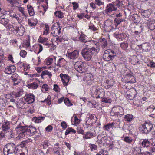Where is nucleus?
Segmentation results:
<instances>
[{"instance_id":"obj_57","label":"nucleus","mask_w":155,"mask_h":155,"mask_svg":"<svg viewBox=\"0 0 155 155\" xmlns=\"http://www.w3.org/2000/svg\"><path fill=\"white\" fill-rule=\"evenodd\" d=\"M95 2L96 4L98 6L104 5V2H102L100 0H95Z\"/></svg>"},{"instance_id":"obj_7","label":"nucleus","mask_w":155,"mask_h":155,"mask_svg":"<svg viewBox=\"0 0 155 155\" xmlns=\"http://www.w3.org/2000/svg\"><path fill=\"white\" fill-rule=\"evenodd\" d=\"M87 120L85 122V124L87 125V127L91 129L92 127V124L95 122L97 120L96 116H93L91 114H88L87 116Z\"/></svg>"},{"instance_id":"obj_45","label":"nucleus","mask_w":155,"mask_h":155,"mask_svg":"<svg viewBox=\"0 0 155 155\" xmlns=\"http://www.w3.org/2000/svg\"><path fill=\"white\" fill-rule=\"evenodd\" d=\"M64 102L65 104L68 106H71L73 105V104L70 102V101L68 98H65Z\"/></svg>"},{"instance_id":"obj_4","label":"nucleus","mask_w":155,"mask_h":155,"mask_svg":"<svg viewBox=\"0 0 155 155\" xmlns=\"http://www.w3.org/2000/svg\"><path fill=\"white\" fill-rule=\"evenodd\" d=\"M116 54V51H114L113 50L108 49L105 51L103 56V58L105 61H109L114 59Z\"/></svg>"},{"instance_id":"obj_22","label":"nucleus","mask_w":155,"mask_h":155,"mask_svg":"<svg viewBox=\"0 0 155 155\" xmlns=\"http://www.w3.org/2000/svg\"><path fill=\"white\" fill-rule=\"evenodd\" d=\"M16 104L18 107L23 109L25 107L24 106L25 103L24 102L22 99H20Z\"/></svg>"},{"instance_id":"obj_13","label":"nucleus","mask_w":155,"mask_h":155,"mask_svg":"<svg viewBox=\"0 0 155 155\" xmlns=\"http://www.w3.org/2000/svg\"><path fill=\"white\" fill-rule=\"evenodd\" d=\"M24 99L25 101L28 104L33 103L35 100L34 96L31 94L26 95L24 97Z\"/></svg>"},{"instance_id":"obj_50","label":"nucleus","mask_w":155,"mask_h":155,"mask_svg":"<svg viewBox=\"0 0 155 155\" xmlns=\"http://www.w3.org/2000/svg\"><path fill=\"white\" fill-rule=\"evenodd\" d=\"M17 64L18 68H20L21 69H23L24 71H25L24 64H23L21 62H18L17 63Z\"/></svg>"},{"instance_id":"obj_48","label":"nucleus","mask_w":155,"mask_h":155,"mask_svg":"<svg viewBox=\"0 0 155 155\" xmlns=\"http://www.w3.org/2000/svg\"><path fill=\"white\" fill-rule=\"evenodd\" d=\"M123 3L122 1H117L116 2V5L119 8H120L124 7Z\"/></svg>"},{"instance_id":"obj_25","label":"nucleus","mask_w":155,"mask_h":155,"mask_svg":"<svg viewBox=\"0 0 155 155\" xmlns=\"http://www.w3.org/2000/svg\"><path fill=\"white\" fill-rule=\"evenodd\" d=\"M86 46H87L86 47H92V45L94 44L96 45V41L94 40H91L87 41L86 40V41L84 42Z\"/></svg>"},{"instance_id":"obj_55","label":"nucleus","mask_w":155,"mask_h":155,"mask_svg":"<svg viewBox=\"0 0 155 155\" xmlns=\"http://www.w3.org/2000/svg\"><path fill=\"white\" fill-rule=\"evenodd\" d=\"M72 4L73 5V10H75L79 7V5L78 3L74 2H72Z\"/></svg>"},{"instance_id":"obj_2","label":"nucleus","mask_w":155,"mask_h":155,"mask_svg":"<svg viewBox=\"0 0 155 155\" xmlns=\"http://www.w3.org/2000/svg\"><path fill=\"white\" fill-rule=\"evenodd\" d=\"M99 50V46H97L96 48L93 47L91 48L86 47L81 51V53L85 60L89 61L91 59L92 56L94 52L98 53Z\"/></svg>"},{"instance_id":"obj_46","label":"nucleus","mask_w":155,"mask_h":155,"mask_svg":"<svg viewBox=\"0 0 155 155\" xmlns=\"http://www.w3.org/2000/svg\"><path fill=\"white\" fill-rule=\"evenodd\" d=\"M89 146L91 151L97 150V145L94 144H90Z\"/></svg>"},{"instance_id":"obj_62","label":"nucleus","mask_w":155,"mask_h":155,"mask_svg":"<svg viewBox=\"0 0 155 155\" xmlns=\"http://www.w3.org/2000/svg\"><path fill=\"white\" fill-rule=\"evenodd\" d=\"M27 54V52L25 50H21L20 54L21 57H25Z\"/></svg>"},{"instance_id":"obj_56","label":"nucleus","mask_w":155,"mask_h":155,"mask_svg":"<svg viewBox=\"0 0 155 155\" xmlns=\"http://www.w3.org/2000/svg\"><path fill=\"white\" fill-rule=\"evenodd\" d=\"M10 16L12 17L15 18L17 21L19 19V17L17 15L15 14H13L10 13L9 14Z\"/></svg>"},{"instance_id":"obj_15","label":"nucleus","mask_w":155,"mask_h":155,"mask_svg":"<svg viewBox=\"0 0 155 155\" xmlns=\"http://www.w3.org/2000/svg\"><path fill=\"white\" fill-rule=\"evenodd\" d=\"M11 78L14 83L13 85L14 86L18 85L20 82V77L16 73L13 74L11 76Z\"/></svg>"},{"instance_id":"obj_51","label":"nucleus","mask_w":155,"mask_h":155,"mask_svg":"<svg viewBox=\"0 0 155 155\" xmlns=\"http://www.w3.org/2000/svg\"><path fill=\"white\" fill-rule=\"evenodd\" d=\"M37 24V22H33L32 21L30 20H28V24L31 27H34Z\"/></svg>"},{"instance_id":"obj_24","label":"nucleus","mask_w":155,"mask_h":155,"mask_svg":"<svg viewBox=\"0 0 155 155\" xmlns=\"http://www.w3.org/2000/svg\"><path fill=\"white\" fill-rule=\"evenodd\" d=\"M7 2L10 3L12 7H17L19 4L18 0H6Z\"/></svg>"},{"instance_id":"obj_12","label":"nucleus","mask_w":155,"mask_h":155,"mask_svg":"<svg viewBox=\"0 0 155 155\" xmlns=\"http://www.w3.org/2000/svg\"><path fill=\"white\" fill-rule=\"evenodd\" d=\"M79 52V50H75L72 52L68 53L67 54L68 56L70 59L74 60L78 58Z\"/></svg>"},{"instance_id":"obj_18","label":"nucleus","mask_w":155,"mask_h":155,"mask_svg":"<svg viewBox=\"0 0 155 155\" xmlns=\"http://www.w3.org/2000/svg\"><path fill=\"white\" fill-rule=\"evenodd\" d=\"M121 117L124 114V109L120 106H115L113 107Z\"/></svg>"},{"instance_id":"obj_31","label":"nucleus","mask_w":155,"mask_h":155,"mask_svg":"<svg viewBox=\"0 0 155 155\" xmlns=\"http://www.w3.org/2000/svg\"><path fill=\"white\" fill-rule=\"evenodd\" d=\"M114 123L113 122L107 124L104 127V129L109 131L110 129H112Z\"/></svg>"},{"instance_id":"obj_53","label":"nucleus","mask_w":155,"mask_h":155,"mask_svg":"<svg viewBox=\"0 0 155 155\" xmlns=\"http://www.w3.org/2000/svg\"><path fill=\"white\" fill-rule=\"evenodd\" d=\"M33 120L35 122L38 123H40L41 121L40 117H38V118L34 117L33 118Z\"/></svg>"},{"instance_id":"obj_28","label":"nucleus","mask_w":155,"mask_h":155,"mask_svg":"<svg viewBox=\"0 0 155 155\" xmlns=\"http://www.w3.org/2000/svg\"><path fill=\"white\" fill-rule=\"evenodd\" d=\"M93 136V134L91 131L87 132L85 134L83 135V138L84 139H88L92 138Z\"/></svg>"},{"instance_id":"obj_5","label":"nucleus","mask_w":155,"mask_h":155,"mask_svg":"<svg viewBox=\"0 0 155 155\" xmlns=\"http://www.w3.org/2000/svg\"><path fill=\"white\" fill-rule=\"evenodd\" d=\"M16 146L13 143H10L7 144L3 148V153L5 155L15 153H17Z\"/></svg>"},{"instance_id":"obj_9","label":"nucleus","mask_w":155,"mask_h":155,"mask_svg":"<svg viewBox=\"0 0 155 155\" xmlns=\"http://www.w3.org/2000/svg\"><path fill=\"white\" fill-rule=\"evenodd\" d=\"M83 80L86 84L88 85H90L93 82V78L92 75L90 74L87 73L84 77Z\"/></svg>"},{"instance_id":"obj_36","label":"nucleus","mask_w":155,"mask_h":155,"mask_svg":"<svg viewBox=\"0 0 155 155\" xmlns=\"http://www.w3.org/2000/svg\"><path fill=\"white\" fill-rule=\"evenodd\" d=\"M9 20L5 18L1 19L0 20V23L2 24L4 26H5L8 23Z\"/></svg>"},{"instance_id":"obj_43","label":"nucleus","mask_w":155,"mask_h":155,"mask_svg":"<svg viewBox=\"0 0 155 155\" xmlns=\"http://www.w3.org/2000/svg\"><path fill=\"white\" fill-rule=\"evenodd\" d=\"M106 83L107 85H109V87H112L114 84V81L111 80H107Z\"/></svg>"},{"instance_id":"obj_33","label":"nucleus","mask_w":155,"mask_h":155,"mask_svg":"<svg viewBox=\"0 0 155 155\" xmlns=\"http://www.w3.org/2000/svg\"><path fill=\"white\" fill-rule=\"evenodd\" d=\"M124 118L125 121L130 122L133 119V116L131 114H129L125 115Z\"/></svg>"},{"instance_id":"obj_1","label":"nucleus","mask_w":155,"mask_h":155,"mask_svg":"<svg viewBox=\"0 0 155 155\" xmlns=\"http://www.w3.org/2000/svg\"><path fill=\"white\" fill-rule=\"evenodd\" d=\"M15 130L18 137L21 138L28 137V136L34 135L36 132L35 128L32 126L28 127L27 126H23L21 123L16 127Z\"/></svg>"},{"instance_id":"obj_20","label":"nucleus","mask_w":155,"mask_h":155,"mask_svg":"<svg viewBox=\"0 0 155 155\" xmlns=\"http://www.w3.org/2000/svg\"><path fill=\"white\" fill-rule=\"evenodd\" d=\"M110 115L112 117L111 118H115L118 117H120L121 116L113 107L111 109V111L110 112Z\"/></svg>"},{"instance_id":"obj_21","label":"nucleus","mask_w":155,"mask_h":155,"mask_svg":"<svg viewBox=\"0 0 155 155\" xmlns=\"http://www.w3.org/2000/svg\"><path fill=\"white\" fill-rule=\"evenodd\" d=\"M15 25L9 24L6 27V28L8 31H11L12 32L15 33Z\"/></svg>"},{"instance_id":"obj_37","label":"nucleus","mask_w":155,"mask_h":155,"mask_svg":"<svg viewBox=\"0 0 155 155\" xmlns=\"http://www.w3.org/2000/svg\"><path fill=\"white\" fill-rule=\"evenodd\" d=\"M41 102H46L47 104L49 105H50L51 104V96L48 95L47 98L45 99L44 101H41Z\"/></svg>"},{"instance_id":"obj_54","label":"nucleus","mask_w":155,"mask_h":155,"mask_svg":"<svg viewBox=\"0 0 155 155\" xmlns=\"http://www.w3.org/2000/svg\"><path fill=\"white\" fill-rule=\"evenodd\" d=\"M45 27L44 28L45 31L44 32V35H46L48 33V31L49 30V26L47 25H45Z\"/></svg>"},{"instance_id":"obj_60","label":"nucleus","mask_w":155,"mask_h":155,"mask_svg":"<svg viewBox=\"0 0 155 155\" xmlns=\"http://www.w3.org/2000/svg\"><path fill=\"white\" fill-rule=\"evenodd\" d=\"M89 29L92 30L94 31H95L97 30L96 28L93 24H91L89 25Z\"/></svg>"},{"instance_id":"obj_6","label":"nucleus","mask_w":155,"mask_h":155,"mask_svg":"<svg viewBox=\"0 0 155 155\" xmlns=\"http://www.w3.org/2000/svg\"><path fill=\"white\" fill-rule=\"evenodd\" d=\"M153 127V125L150 122H145L142 125L141 127V131L143 133L147 134L151 130Z\"/></svg>"},{"instance_id":"obj_3","label":"nucleus","mask_w":155,"mask_h":155,"mask_svg":"<svg viewBox=\"0 0 155 155\" xmlns=\"http://www.w3.org/2000/svg\"><path fill=\"white\" fill-rule=\"evenodd\" d=\"M90 91L91 96L94 98H102L105 95V92L104 89L96 85L91 87Z\"/></svg>"},{"instance_id":"obj_64","label":"nucleus","mask_w":155,"mask_h":155,"mask_svg":"<svg viewBox=\"0 0 155 155\" xmlns=\"http://www.w3.org/2000/svg\"><path fill=\"white\" fill-rule=\"evenodd\" d=\"M64 144L67 147V148L69 150H71V144L70 143H67L66 142H64Z\"/></svg>"},{"instance_id":"obj_14","label":"nucleus","mask_w":155,"mask_h":155,"mask_svg":"<svg viewBox=\"0 0 155 155\" xmlns=\"http://www.w3.org/2000/svg\"><path fill=\"white\" fill-rule=\"evenodd\" d=\"M60 76L62 81L64 85V86H67L70 80L69 76L68 75L64 74L62 73L60 74Z\"/></svg>"},{"instance_id":"obj_35","label":"nucleus","mask_w":155,"mask_h":155,"mask_svg":"<svg viewBox=\"0 0 155 155\" xmlns=\"http://www.w3.org/2000/svg\"><path fill=\"white\" fill-rule=\"evenodd\" d=\"M55 15L58 18H62L64 17V14L60 11H56L54 12Z\"/></svg>"},{"instance_id":"obj_58","label":"nucleus","mask_w":155,"mask_h":155,"mask_svg":"<svg viewBox=\"0 0 155 155\" xmlns=\"http://www.w3.org/2000/svg\"><path fill=\"white\" fill-rule=\"evenodd\" d=\"M53 129L52 127L50 125L47 126L45 129L46 131L48 132H51Z\"/></svg>"},{"instance_id":"obj_16","label":"nucleus","mask_w":155,"mask_h":155,"mask_svg":"<svg viewBox=\"0 0 155 155\" xmlns=\"http://www.w3.org/2000/svg\"><path fill=\"white\" fill-rule=\"evenodd\" d=\"M15 32L20 36H22L25 31L24 27L22 25L15 26Z\"/></svg>"},{"instance_id":"obj_26","label":"nucleus","mask_w":155,"mask_h":155,"mask_svg":"<svg viewBox=\"0 0 155 155\" xmlns=\"http://www.w3.org/2000/svg\"><path fill=\"white\" fill-rule=\"evenodd\" d=\"M27 8L30 15V16L34 15L35 14V12L33 7L31 5H28L27 6Z\"/></svg>"},{"instance_id":"obj_34","label":"nucleus","mask_w":155,"mask_h":155,"mask_svg":"<svg viewBox=\"0 0 155 155\" xmlns=\"http://www.w3.org/2000/svg\"><path fill=\"white\" fill-rule=\"evenodd\" d=\"M79 41L81 42L84 43L86 41V36L82 33H81L79 38Z\"/></svg>"},{"instance_id":"obj_47","label":"nucleus","mask_w":155,"mask_h":155,"mask_svg":"<svg viewBox=\"0 0 155 155\" xmlns=\"http://www.w3.org/2000/svg\"><path fill=\"white\" fill-rule=\"evenodd\" d=\"M48 40V39L47 38H43L42 37H40L38 39V41L40 43L43 44L44 43L46 42Z\"/></svg>"},{"instance_id":"obj_41","label":"nucleus","mask_w":155,"mask_h":155,"mask_svg":"<svg viewBox=\"0 0 155 155\" xmlns=\"http://www.w3.org/2000/svg\"><path fill=\"white\" fill-rule=\"evenodd\" d=\"M18 10L22 14V15L25 17H27V14L25 13V9L24 8L22 7H19L18 8Z\"/></svg>"},{"instance_id":"obj_63","label":"nucleus","mask_w":155,"mask_h":155,"mask_svg":"<svg viewBox=\"0 0 155 155\" xmlns=\"http://www.w3.org/2000/svg\"><path fill=\"white\" fill-rule=\"evenodd\" d=\"M77 131L79 134H84V130L81 127H78Z\"/></svg>"},{"instance_id":"obj_61","label":"nucleus","mask_w":155,"mask_h":155,"mask_svg":"<svg viewBox=\"0 0 155 155\" xmlns=\"http://www.w3.org/2000/svg\"><path fill=\"white\" fill-rule=\"evenodd\" d=\"M80 122V120L78 118V117L77 116H75L74 117V124L75 125L78 124H79Z\"/></svg>"},{"instance_id":"obj_27","label":"nucleus","mask_w":155,"mask_h":155,"mask_svg":"<svg viewBox=\"0 0 155 155\" xmlns=\"http://www.w3.org/2000/svg\"><path fill=\"white\" fill-rule=\"evenodd\" d=\"M127 77L128 79L129 80L127 83H134L136 82L135 78L130 74H128Z\"/></svg>"},{"instance_id":"obj_52","label":"nucleus","mask_w":155,"mask_h":155,"mask_svg":"<svg viewBox=\"0 0 155 155\" xmlns=\"http://www.w3.org/2000/svg\"><path fill=\"white\" fill-rule=\"evenodd\" d=\"M136 94H135L134 95V97L133 100V101H134L133 103L134 104H137L140 102L139 99L138 98H137V99H136V97H139V98H140V97H138L137 96H136Z\"/></svg>"},{"instance_id":"obj_30","label":"nucleus","mask_w":155,"mask_h":155,"mask_svg":"<svg viewBox=\"0 0 155 155\" xmlns=\"http://www.w3.org/2000/svg\"><path fill=\"white\" fill-rule=\"evenodd\" d=\"M124 19L121 18H115L114 20V22L116 23L115 25L117 26L118 25L120 24L121 22L124 21Z\"/></svg>"},{"instance_id":"obj_39","label":"nucleus","mask_w":155,"mask_h":155,"mask_svg":"<svg viewBox=\"0 0 155 155\" xmlns=\"http://www.w3.org/2000/svg\"><path fill=\"white\" fill-rule=\"evenodd\" d=\"M142 146L144 147H147L150 144V142L148 140H144L142 143Z\"/></svg>"},{"instance_id":"obj_38","label":"nucleus","mask_w":155,"mask_h":155,"mask_svg":"<svg viewBox=\"0 0 155 155\" xmlns=\"http://www.w3.org/2000/svg\"><path fill=\"white\" fill-rule=\"evenodd\" d=\"M129 126L127 124H124L123 127L122 129L126 133H130L129 129Z\"/></svg>"},{"instance_id":"obj_40","label":"nucleus","mask_w":155,"mask_h":155,"mask_svg":"<svg viewBox=\"0 0 155 155\" xmlns=\"http://www.w3.org/2000/svg\"><path fill=\"white\" fill-rule=\"evenodd\" d=\"M101 101L102 102H104L105 103H111L112 102V100L110 98H109L108 97L107 98L106 97H103L102 98Z\"/></svg>"},{"instance_id":"obj_49","label":"nucleus","mask_w":155,"mask_h":155,"mask_svg":"<svg viewBox=\"0 0 155 155\" xmlns=\"http://www.w3.org/2000/svg\"><path fill=\"white\" fill-rule=\"evenodd\" d=\"M124 140L126 142L130 143L132 141V139L130 137H126L124 138Z\"/></svg>"},{"instance_id":"obj_23","label":"nucleus","mask_w":155,"mask_h":155,"mask_svg":"<svg viewBox=\"0 0 155 155\" xmlns=\"http://www.w3.org/2000/svg\"><path fill=\"white\" fill-rule=\"evenodd\" d=\"M114 36L119 40H121L124 39V36L125 35L124 33H120L119 34L117 32L114 33Z\"/></svg>"},{"instance_id":"obj_19","label":"nucleus","mask_w":155,"mask_h":155,"mask_svg":"<svg viewBox=\"0 0 155 155\" xmlns=\"http://www.w3.org/2000/svg\"><path fill=\"white\" fill-rule=\"evenodd\" d=\"M147 24L148 25L149 28L151 30L155 29V21L149 19L148 21Z\"/></svg>"},{"instance_id":"obj_17","label":"nucleus","mask_w":155,"mask_h":155,"mask_svg":"<svg viewBox=\"0 0 155 155\" xmlns=\"http://www.w3.org/2000/svg\"><path fill=\"white\" fill-rule=\"evenodd\" d=\"M16 70V67L14 65H11L7 67L5 70V72L8 74L14 72Z\"/></svg>"},{"instance_id":"obj_42","label":"nucleus","mask_w":155,"mask_h":155,"mask_svg":"<svg viewBox=\"0 0 155 155\" xmlns=\"http://www.w3.org/2000/svg\"><path fill=\"white\" fill-rule=\"evenodd\" d=\"M33 155H45V154L41 150H37L35 151Z\"/></svg>"},{"instance_id":"obj_44","label":"nucleus","mask_w":155,"mask_h":155,"mask_svg":"<svg viewBox=\"0 0 155 155\" xmlns=\"http://www.w3.org/2000/svg\"><path fill=\"white\" fill-rule=\"evenodd\" d=\"M23 47H29L30 46V40L28 39L25 41L23 42Z\"/></svg>"},{"instance_id":"obj_10","label":"nucleus","mask_w":155,"mask_h":155,"mask_svg":"<svg viewBox=\"0 0 155 155\" xmlns=\"http://www.w3.org/2000/svg\"><path fill=\"white\" fill-rule=\"evenodd\" d=\"M117 9L115 5L110 3L107 5L104 12L107 15H109L113 11L116 10Z\"/></svg>"},{"instance_id":"obj_32","label":"nucleus","mask_w":155,"mask_h":155,"mask_svg":"<svg viewBox=\"0 0 155 155\" xmlns=\"http://www.w3.org/2000/svg\"><path fill=\"white\" fill-rule=\"evenodd\" d=\"M45 75H48L51 78L52 76V74L47 70H45L42 72L41 76L42 78H43V76Z\"/></svg>"},{"instance_id":"obj_11","label":"nucleus","mask_w":155,"mask_h":155,"mask_svg":"<svg viewBox=\"0 0 155 155\" xmlns=\"http://www.w3.org/2000/svg\"><path fill=\"white\" fill-rule=\"evenodd\" d=\"M51 34L54 36H58L61 33V28L59 25H58V27L53 25L51 29Z\"/></svg>"},{"instance_id":"obj_59","label":"nucleus","mask_w":155,"mask_h":155,"mask_svg":"<svg viewBox=\"0 0 155 155\" xmlns=\"http://www.w3.org/2000/svg\"><path fill=\"white\" fill-rule=\"evenodd\" d=\"M138 155H152V154L149 152H140L138 153Z\"/></svg>"},{"instance_id":"obj_29","label":"nucleus","mask_w":155,"mask_h":155,"mask_svg":"<svg viewBox=\"0 0 155 155\" xmlns=\"http://www.w3.org/2000/svg\"><path fill=\"white\" fill-rule=\"evenodd\" d=\"M27 87L29 88L36 89L38 87V85L37 83L35 82H34L31 84H27Z\"/></svg>"},{"instance_id":"obj_8","label":"nucleus","mask_w":155,"mask_h":155,"mask_svg":"<svg viewBox=\"0 0 155 155\" xmlns=\"http://www.w3.org/2000/svg\"><path fill=\"white\" fill-rule=\"evenodd\" d=\"M75 69L78 72L82 73L84 72L85 69L84 68V63L80 61H78L74 64Z\"/></svg>"}]
</instances>
